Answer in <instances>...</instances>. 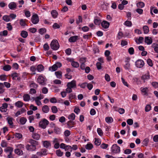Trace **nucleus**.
Wrapping results in <instances>:
<instances>
[{"mask_svg": "<svg viewBox=\"0 0 158 158\" xmlns=\"http://www.w3.org/2000/svg\"><path fill=\"white\" fill-rule=\"evenodd\" d=\"M75 122L73 121V120H70L68 121L67 123L68 127H73V126L75 124Z\"/></svg>", "mask_w": 158, "mask_h": 158, "instance_id": "obj_21", "label": "nucleus"}, {"mask_svg": "<svg viewBox=\"0 0 158 158\" xmlns=\"http://www.w3.org/2000/svg\"><path fill=\"white\" fill-rule=\"evenodd\" d=\"M27 120L24 117H21L20 118V123L22 124H24L26 123Z\"/></svg>", "mask_w": 158, "mask_h": 158, "instance_id": "obj_45", "label": "nucleus"}, {"mask_svg": "<svg viewBox=\"0 0 158 158\" xmlns=\"http://www.w3.org/2000/svg\"><path fill=\"white\" fill-rule=\"evenodd\" d=\"M39 18L38 15L35 14L32 15L31 18L32 23L34 24H36L39 22Z\"/></svg>", "mask_w": 158, "mask_h": 158, "instance_id": "obj_4", "label": "nucleus"}, {"mask_svg": "<svg viewBox=\"0 0 158 158\" xmlns=\"http://www.w3.org/2000/svg\"><path fill=\"white\" fill-rule=\"evenodd\" d=\"M52 112L53 113H56L57 112L58 110L56 106H52L51 108Z\"/></svg>", "mask_w": 158, "mask_h": 158, "instance_id": "obj_44", "label": "nucleus"}, {"mask_svg": "<svg viewBox=\"0 0 158 158\" xmlns=\"http://www.w3.org/2000/svg\"><path fill=\"white\" fill-rule=\"evenodd\" d=\"M8 34V31L7 30H4L3 31L0 32V36H6Z\"/></svg>", "mask_w": 158, "mask_h": 158, "instance_id": "obj_41", "label": "nucleus"}, {"mask_svg": "<svg viewBox=\"0 0 158 158\" xmlns=\"http://www.w3.org/2000/svg\"><path fill=\"white\" fill-rule=\"evenodd\" d=\"M43 142L44 147L46 148H48L49 147H51V144L49 141H43Z\"/></svg>", "mask_w": 158, "mask_h": 158, "instance_id": "obj_16", "label": "nucleus"}, {"mask_svg": "<svg viewBox=\"0 0 158 158\" xmlns=\"http://www.w3.org/2000/svg\"><path fill=\"white\" fill-rule=\"evenodd\" d=\"M47 150L45 149H42L41 150V152L42 156H46L47 154Z\"/></svg>", "mask_w": 158, "mask_h": 158, "instance_id": "obj_56", "label": "nucleus"}, {"mask_svg": "<svg viewBox=\"0 0 158 158\" xmlns=\"http://www.w3.org/2000/svg\"><path fill=\"white\" fill-rule=\"evenodd\" d=\"M20 35L23 38H26L28 36L27 32L25 31H22L20 33Z\"/></svg>", "mask_w": 158, "mask_h": 158, "instance_id": "obj_24", "label": "nucleus"}, {"mask_svg": "<svg viewBox=\"0 0 158 158\" xmlns=\"http://www.w3.org/2000/svg\"><path fill=\"white\" fill-rule=\"evenodd\" d=\"M108 144L104 143H102L100 146L101 148L103 149H106L108 147Z\"/></svg>", "mask_w": 158, "mask_h": 158, "instance_id": "obj_64", "label": "nucleus"}, {"mask_svg": "<svg viewBox=\"0 0 158 158\" xmlns=\"http://www.w3.org/2000/svg\"><path fill=\"white\" fill-rule=\"evenodd\" d=\"M97 132L98 135L102 136L103 135V132L102 129L100 128H98L97 129Z\"/></svg>", "mask_w": 158, "mask_h": 158, "instance_id": "obj_55", "label": "nucleus"}, {"mask_svg": "<svg viewBox=\"0 0 158 158\" xmlns=\"http://www.w3.org/2000/svg\"><path fill=\"white\" fill-rule=\"evenodd\" d=\"M129 58H126L125 62H126L125 64L124 65V67L126 70H129L130 69V64L129 63Z\"/></svg>", "mask_w": 158, "mask_h": 158, "instance_id": "obj_9", "label": "nucleus"}, {"mask_svg": "<svg viewBox=\"0 0 158 158\" xmlns=\"http://www.w3.org/2000/svg\"><path fill=\"white\" fill-rule=\"evenodd\" d=\"M44 48L45 51L48 50L49 49V47L47 43H46L44 45Z\"/></svg>", "mask_w": 158, "mask_h": 158, "instance_id": "obj_62", "label": "nucleus"}, {"mask_svg": "<svg viewBox=\"0 0 158 158\" xmlns=\"http://www.w3.org/2000/svg\"><path fill=\"white\" fill-rule=\"evenodd\" d=\"M37 81L40 84L44 85L45 84V78L42 76H40L37 79Z\"/></svg>", "mask_w": 158, "mask_h": 158, "instance_id": "obj_8", "label": "nucleus"}, {"mask_svg": "<svg viewBox=\"0 0 158 158\" xmlns=\"http://www.w3.org/2000/svg\"><path fill=\"white\" fill-rule=\"evenodd\" d=\"M56 154L57 156H61L63 155V152L60 149H58L56 151Z\"/></svg>", "mask_w": 158, "mask_h": 158, "instance_id": "obj_43", "label": "nucleus"}, {"mask_svg": "<svg viewBox=\"0 0 158 158\" xmlns=\"http://www.w3.org/2000/svg\"><path fill=\"white\" fill-rule=\"evenodd\" d=\"M145 42L148 44H151L152 42V40L151 38L148 36L145 37Z\"/></svg>", "mask_w": 158, "mask_h": 158, "instance_id": "obj_15", "label": "nucleus"}, {"mask_svg": "<svg viewBox=\"0 0 158 158\" xmlns=\"http://www.w3.org/2000/svg\"><path fill=\"white\" fill-rule=\"evenodd\" d=\"M49 123V122L47 119L44 118L43 120L40 121L39 123V125L40 127L45 129L46 128V126Z\"/></svg>", "mask_w": 158, "mask_h": 158, "instance_id": "obj_2", "label": "nucleus"}, {"mask_svg": "<svg viewBox=\"0 0 158 158\" xmlns=\"http://www.w3.org/2000/svg\"><path fill=\"white\" fill-rule=\"evenodd\" d=\"M23 100L25 101H28L30 99V96L27 94H24L23 96Z\"/></svg>", "mask_w": 158, "mask_h": 158, "instance_id": "obj_32", "label": "nucleus"}, {"mask_svg": "<svg viewBox=\"0 0 158 158\" xmlns=\"http://www.w3.org/2000/svg\"><path fill=\"white\" fill-rule=\"evenodd\" d=\"M48 89L46 87H43L42 89V92L44 94H46L48 92Z\"/></svg>", "mask_w": 158, "mask_h": 158, "instance_id": "obj_57", "label": "nucleus"}, {"mask_svg": "<svg viewBox=\"0 0 158 158\" xmlns=\"http://www.w3.org/2000/svg\"><path fill=\"white\" fill-rule=\"evenodd\" d=\"M4 86L2 83H0V94H2L4 92Z\"/></svg>", "mask_w": 158, "mask_h": 158, "instance_id": "obj_35", "label": "nucleus"}, {"mask_svg": "<svg viewBox=\"0 0 158 158\" xmlns=\"http://www.w3.org/2000/svg\"><path fill=\"white\" fill-rule=\"evenodd\" d=\"M106 122L108 123H111L113 122V119L111 117H106L105 118Z\"/></svg>", "mask_w": 158, "mask_h": 158, "instance_id": "obj_29", "label": "nucleus"}, {"mask_svg": "<svg viewBox=\"0 0 158 158\" xmlns=\"http://www.w3.org/2000/svg\"><path fill=\"white\" fill-rule=\"evenodd\" d=\"M144 64V61L142 60H138L135 62L136 67L138 68H142Z\"/></svg>", "mask_w": 158, "mask_h": 158, "instance_id": "obj_6", "label": "nucleus"}, {"mask_svg": "<svg viewBox=\"0 0 158 158\" xmlns=\"http://www.w3.org/2000/svg\"><path fill=\"white\" fill-rule=\"evenodd\" d=\"M143 29L145 34L148 33L149 31V29L148 27L147 26H144L143 27Z\"/></svg>", "mask_w": 158, "mask_h": 158, "instance_id": "obj_33", "label": "nucleus"}, {"mask_svg": "<svg viewBox=\"0 0 158 158\" xmlns=\"http://www.w3.org/2000/svg\"><path fill=\"white\" fill-rule=\"evenodd\" d=\"M26 148L29 151H35L36 149V147L28 144L26 145Z\"/></svg>", "mask_w": 158, "mask_h": 158, "instance_id": "obj_7", "label": "nucleus"}, {"mask_svg": "<svg viewBox=\"0 0 158 158\" xmlns=\"http://www.w3.org/2000/svg\"><path fill=\"white\" fill-rule=\"evenodd\" d=\"M11 69V67L9 65H7L4 66L3 69L4 70L8 71L10 70Z\"/></svg>", "mask_w": 158, "mask_h": 158, "instance_id": "obj_40", "label": "nucleus"}, {"mask_svg": "<svg viewBox=\"0 0 158 158\" xmlns=\"http://www.w3.org/2000/svg\"><path fill=\"white\" fill-rule=\"evenodd\" d=\"M62 64L60 62H57L51 67H49V70L52 72L56 71L58 68L60 67Z\"/></svg>", "mask_w": 158, "mask_h": 158, "instance_id": "obj_3", "label": "nucleus"}, {"mask_svg": "<svg viewBox=\"0 0 158 158\" xmlns=\"http://www.w3.org/2000/svg\"><path fill=\"white\" fill-rule=\"evenodd\" d=\"M1 146L2 148L6 147L7 146V143L5 141L3 140L2 141L1 144Z\"/></svg>", "mask_w": 158, "mask_h": 158, "instance_id": "obj_46", "label": "nucleus"}, {"mask_svg": "<svg viewBox=\"0 0 158 158\" xmlns=\"http://www.w3.org/2000/svg\"><path fill=\"white\" fill-rule=\"evenodd\" d=\"M94 24L96 25H99L101 23V21L100 19L96 18L94 19Z\"/></svg>", "mask_w": 158, "mask_h": 158, "instance_id": "obj_34", "label": "nucleus"}, {"mask_svg": "<svg viewBox=\"0 0 158 158\" xmlns=\"http://www.w3.org/2000/svg\"><path fill=\"white\" fill-rule=\"evenodd\" d=\"M128 52L131 55H132L134 53V50L133 48L131 47L128 49Z\"/></svg>", "mask_w": 158, "mask_h": 158, "instance_id": "obj_54", "label": "nucleus"}, {"mask_svg": "<svg viewBox=\"0 0 158 158\" xmlns=\"http://www.w3.org/2000/svg\"><path fill=\"white\" fill-rule=\"evenodd\" d=\"M13 120V118L10 117H8L6 118V120L10 128H12L14 126Z\"/></svg>", "mask_w": 158, "mask_h": 158, "instance_id": "obj_10", "label": "nucleus"}, {"mask_svg": "<svg viewBox=\"0 0 158 158\" xmlns=\"http://www.w3.org/2000/svg\"><path fill=\"white\" fill-rule=\"evenodd\" d=\"M124 24L127 27H130L132 26V23L131 21L127 20L125 22Z\"/></svg>", "mask_w": 158, "mask_h": 158, "instance_id": "obj_47", "label": "nucleus"}, {"mask_svg": "<svg viewBox=\"0 0 158 158\" xmlns=\"http://www.w3.org/2000/svg\"><path fill=\"white\" fill-rule=\"evenodd\" d=\"M52 27L53 28L55 29H58V28H59L60 27V25L58 24H57V23H54L53 26H52Z\"/></svg>", "mask_w": 158, "mask_h": 158, "instance_id": "obj_61", "label": "nucleus"}, {"mask_svg": "<svg viewBox=\"0 0 158 158\" xmlns=\"http://www.w3.org/2000/svg\"><path fill=\"white\" fill-rule=\"evenodd\" d=\"M151 106L150 105H147L145 107V111L146 112H148L151 109Z\"/></svg>", "mask_w": 158, "mask_h": 158, "instance_id": "obj_49", "label": "nucleus"}, {"mask_svg": "<svg viewBox=\"0 0 158 158\" xmlns=\"http://www.w3.org/2000/svg\"><path fill=\"white\" fill-rule=\"evenodd\" d=\"M55 74L58 78L60 79L62 77V73L61 71L56 72Z\"/></svg>", "mask_w": 158, "mask_h": 158, "instance_id": "obj_23", "label": "nucleus"}, {"mask_svg": "<svg viewBox=\"0 0 158 158\" xmlns=\"http://www.w3.org/2000/svg\"><path fill=\"white\" fill-rule=\"evenodd\" d=\"M23 12L24 13L25 15L28 18L31 16V13L30 12L27 10L26 9H25L23 10Z\"/></svg>", "mask_w": 158, "mask_h": 158, "instance_id": "obj_26", "label": "nucleus"}, {"mask_svg": "<svg viewBox=\"0 0 158 158\" xmlns=\"http://www.w3.org/2000/svg\"><path fill=\"white\" fill-rule=\"evenodd\" d=\"M17 4L15 2H10L8 4V7L10 9L12 10H14L16 8Z\"/></svg>", "mask_w": 158, "mask_h": 158, "instance_id": "obj_11", "label": "nucleus"}, {"mask_svg": "<svg viewBox=\"0 0 158 158\" xmlns=\"http://www.w3.org/2000/svg\"><path fill=\"white\" fill-rule=\"evenodd\" d=\"M111 149L112 152L115 153H119L120 151V147L115 144H114L112 145Z\"/></svg>", "mask_w": 158, "mask_h": 158, "instance_id": "obj_5", "label": "nucleus"}, {"mask_svg": "<svg viewBox=\"0 0 158 158\" xmlns=\"http://www.w3.org/2000/svg\"><path fill=\"white\" fill-rule=\"evenodd\" d=\"M67 86V87L71 88L75 87L76 86V81H72L71 82L68 83Z\"/></svg>", "mask_w": 158, "mask_h": 158, "instance_id": "obj_12", "label": "nucleus"}, {"mask_svg": "<svg viewBox=\"0 0 158 158\" xmlns=\"http://www.w3.org/2000/svg\"><path fill=\"white\" fill-rule=\"evenodd\" d=\"M11 76L13 80H17L18 79L19 74L16 73H12Z\"/></svg>", "mask_w": 158, "mask_h": 158, "instance_id": "obj_27", "label": "nucleus"}, {"mask_svg": "<svg viewBox=\"0 0 158 158\" xmlns=\"http://www.w3.org/2000/svg\"><path fill=\"white\" fill-rule=\"evenodd\" d=\"M30 87L31 88H36L38 85L35 83H32L30 85Z\"/></svg>", "mask_w": 158, "mask_h": 158, "instance_id": "obj_53", "label": "nucleus"}, {"mask_svg": "<svg viewBox=\"0 0 158 158\" xmlns=\"http://www.w3.org/2000/svg\"><path fill=\"white\" fill-rule=\"evenodd\" d=\"M30 70L33 72L32 74L35 75L36 74L35 72L36 70L35 67L34 66H31L30 68Z\"/></svg>", "mask_w": 158, "mask_h": 158, "instance_id": "obj_59", "label": "nucleus"}, {"mask_svg": "<svg viewBox=\"0 0 158 158\" xmlns=\"http://www.w3.org/2000/svg\"><path fill=\"white\" fill-rule=\"evenodd\" d=\"M78 38V36H72L69 38V41L70 42H74L77 40Z\"/></svg>", "mask_w": 158, "mask_h": 158, "instance_id": "obj_18", "label": "nucleus"}, {"mask_svg": "<svg viewBox=\"0 0 158 158\" xmlns=\"http://www.w3.org/2000/svg\"><path fill=\"white\" fill-rule=\"evenodd\" d=\"M94 143L96 145L98 146L100 145L101 143V141L99 139L95 138Z\"/></svg>", "mask_w": 158, "mask_h": 158, "instance_id": "obj_51", "label": "nucleus"}, {"mask_svg": "<svg viewBox=\"0 0 158 158\" xmlns=\"http://www.w3.org/2000/svg\"><path fill=\"white\" fill-rule=\"evenodd\" d=\"M51 14L52 17L54 18H56L57 15V13L55 10H52L51 12Z\"/></svg>", "mask_w": 158, "mask_h": 158, "instance_id": "obj_28", "label": "nucleus"}, {"mask_svg": "<svg viewBox=\"0 0 158 158\" xmlns=\"http://www.w3.org/2000/svg\"><path fill=\"white\" fill-rule=\"evenodd\" d=\"M44 66L42 65H39L37 67V69L38 72H41L44 70Z\"/></svg>", "mask_w": 158, "mask_h": 158, "instance_id": "obj_36", "label": "nucleus"}, {"mask_svg": "<svg viewBox=\"0 0 158 158\" xmlns=\"http://www.w3.org/2000/svg\"><path fill=\"white\" fill-rule=\"evenodd\" d=\"M54 132L57 134H60L61 132V130L60 129L55 127L54 129Z\"/></svg>", "mask_w": 158, "mask_h": 158, "instance_id": "obj_48", "label": "nucleus"}, {"mask_svg": "<svg viewBox=\"0 0 158 158\" xmlns=\"http://www.w3.org/2000/svg\"><path fill=\"white\" fill-rule=\"evenodd\" d=\"M5 152L7 154L13 152V148L11 147H7L5 149Z\"/></svg>", "mask_w": 158, "mask_h": 158, "instance_id": "obj_22", "label": "nucleus"}, {"mask_svg": "<svg viewBox=\"0 0 158 158\" xmlns=\"http://www.w3.org/2000/svg\"><path fill=\"white\" fill-rule=\"evenodd\" d=\"M50 47L53 50H57L59 48V45L57 40H53L50 44Z\"/></svg>", "mask_w": 158, "mask_h": 158, "instance_id": "obj_1", "label": "nucleus"}, {"mask_svg": "<svg viewBox=\"0 0 158 158\" xmlns=\"http://www.w3.org/2000/svg\"><path fill=\"white\" fill-rule=\"evenodd\" d=\"M19 144L16 145V148L15 149L14 152L15 154H17L18 155H20V149L19 148Z\"/></svg>", "mask_w": 158, "mask_h": 158, "instance_id": "obj_31", "label": "nucleus"}, {"mask_svg": "<svg viewBox=\"0 0 158 158\" xmlns=\"http://www.w3.org/2000/svg\"><path fill=\"white\" fill-rule=\"evenodd\" d=\"M27 20L26 19H20V26L23 28L25 27L27 25L26 22Z\"/></svg>", "mask_w": 158, "mask_h": 158, "instance_id": "obj_20", "label": "nucleus"}, {"mask_svg": "<svg viewBox=\"0 0 158 158\" xmlns=\"http://www.w3.org/2000/svg\"><path fill=\"white\" fill-rule=\"evenodd\" d=\"M32 138L35 140H38L40 138V135L36 133H34L32 135Z\"/></svg>", "mask_w": 158, "mask_h": 158, "instance_id": "obj_19", "label": "nucleus"}, {"mask_svg": "<svg viewBox=\"0 0 158 158\" xmlns=\"http://www.w3.org/2000/svg\"><path fill=\"white\" fill-rule=\"evenodd\" d=\"M149 78L150 75L148 73L147 74L143 75L141 77V78L144 81L148 80Z\"/></svg>", "mask_w": 158, "mask_h": 158, "instance_id": "obj_39", "label": "nucleus"}, {"mask_svg": "<svg viewBox=\"0 0 158 158\" xmlns=\"http://www.w3.org/2000/svg\"><path fill=\"white\" fill-rule=\"evenodd\" d=\"M147 61L148 64L150 66L152 67L153 65L152 60L150 59H148Z\"/></svg>", "mask_w": 158, "mask_h": 158, "instance_id": "obj_63", "label": "nucleus"}, {"mask_svg": "<svg viewBox=\"0 0 158 158\" xmlns=\"http://www.w3.org/2000/svg\"><path fill=\"white\" fill-rule=\"evenodd\" d=\"M42 110L44 113H48L50 110L48 106L47 105H44L42 107Z\"/></svg>", "mask_w": 158, "mask_h": 158, "instance_id": "obj_17", "label": "nucleus"}, {"mask_svg": "<svg viewBox=\"0 0 158 158\" xmlns=\"http://www.w3.org/2000/svg\"><path fill=\"white\" fill-rule=\"evenodd\" d=\"M136 6L139 8H142L144 6L145 4L143 2H140L137 3Z\"/></svg>", "mask_w": 158, "mask_h": 158, "instance_id": "obj_25", "label": "nucleus"}, {"mask_svg": "<svg viewBox=\"0 0 158 158\" xmlns=\"http://www.w3.org/2000/svg\"><path fill=\"white\" fill-rule=\"evenodd\" d=\"M148 90V88L147 87H145L144 88H143L141 90V91L142 93H144V94L145 95L146 94H147V92Z\"/></svg>", "mask_w": 158, "mask_h": 158, "instance_id": "obj_58", "label": "nucleus"}, {"mask_svg": "<svg viewBox=\"0 0 158 158\" xmlns=\"http://www.w3.org/2000/svg\"><path fill=\"white\" fill-rule=\"evenodd\" d=\"M29 143L30 144V145L35 147H36V146L38 145V141L32 139H29Z\"/></svg>", "mask_w": 158, "mask_h": 158, "instance_id": "obj_14", "label": "nucleus"}, {"mask_svg": "<svg viewBox=\"0 0 158 158\" xmlns=\"http://www.w3.org/2000/svg\"><path fill=\"white\" fill-rule=\"evenodd\" d=\"M75 115L74 114L72 113L68 116V119L70 120H73L75 119Z\"/></svg>", "mask_w": 158, "mask_h": 158, "instance_id": "obj_30", "label": "nucleus"}, {"mask_svg": "<svg viewBox=\"0 0 158 158\" xmlns=\"http://www.w3.org/2000/svg\"><path fill=\"white\" fill-rule=\"evenodd\" d=\"M76 98V96L74 94H71L69 95V100L75 98Z\"/></svg>", "mask_w": 158, "mask_h": 158, "instance_id": "obj_60", "label": "nucleus"}, {"mask_svg": "<svg viewBox=\"0 0 158 158\" xmlns=\"http://www.w3.org/2000/svg\"><path fill=\"white\" fill-rule=\"evenodd\" d=\"M93 145L91 143H88L85 145V148L86 149L90 150L93 148Z\"/></svg>", "mask_w": 158, "mask_h": 158, "instance_id": "obj_37", "label": "nucleus"}, {"mask_svg": "<svg viewBox=\"0 0 158 158\" xmlns=\"http://www.w3.org/2000/svg\"><path fill=\"white\" fill-rule=\"evenodd\" d=\"M72 65L75 68H77L79 66V64L78 63L75 61H72L71 63Z\"/></svg>", "mask_w": 158, "mask_h": 158, "instance_id": "obj_42", "label": "nucleus"}, {"mask_svg": "<svg viewBox=\"0 0 158 158\" xmlns=\"http://www.w3.org/2000/svg\"><path fill=\"white\" fill-rule=\"evenodd\" d=\"M3 19L6 22L10 21V19L9 17L7 15H5L2 17Z\"/></svg>", "mask_w": 158, "mask_h": 158, "instance_id": "obj_50", "label": "nucleus"}, {"mask_svg": "<svg viewBox=\"0 0 158 158\" xmlns=\"http://www.w3.org/2000/svg\"><path fill=\"white\" fill-rule=\"evenodd\" d=\"M46 31V29L44 28H42L40 29L39 30V32L41 34H43L44 33H45Z\"/></svg>", "mask_w": 158, "mask_h": 158, "instance_id": "obj_52", "label": "nucleus"}, {"mask_svg": "<svg viewBox=\"0 0 158 158\" xmlns=\"http://www.w3.org/2000/svg\"><path fill=\"white\" fill-rule=\"evenodd\" d=\"M101 25L103 28L106 29L109 27L110 23L106 21H103L101 23Z\"/></svg>", "mask_w": 158, "mask_h": 158, "instance_id": "obj_13", "label": "nucleus"}, {"mask_svg": "<svg viewBox=\"0 0 158 158\" xmlns=\"http://www.w3.org/2000/svg\"><path fill=\"white\" fill-rule=\"evenodd\" d=\"M143 40V37H139V38L138 40L137 39H136L135 40V41L137 44H139L140 43H142Z\"/></svg>", "mask_w": 158, "mask_h": 158, "instance_id": "obj_38", "label": "nucleus"}]
</instances>
